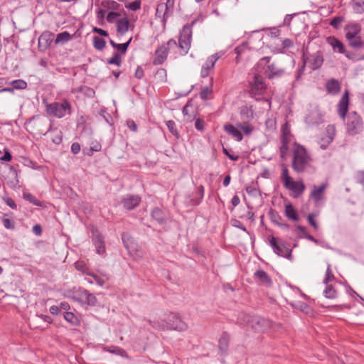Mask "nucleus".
<instances>
[{
	"mask_svg": "<svg viewBox=\"0 0 364 364\" xmlns=\"http://www.w3.org/2000/svg\"><path fill=\"white\" fill-rule=\"evenodd\" d=\"M237 323L240 326H247L256 333H264L272 326V321L259 316L240 313Z\"/></svg>",
	"mask_w": 364,
	"mask_h": 364,
	"instance_id": "f257e3e1",
	"label": "nucleus"
},
{
	"mask_svg": "<svg viewBox=\"0 0 364 364\" xmlns=\"http://www.w3.org/2000/svg\"><path fill=\"white\" fill-rule=\"evenodd\" d=\"M150 325L154 328L170 329L178 331H183L188 328L187 324L176 314L171 313L168 316V321H161V323L148 321Z\"/></svg>",
	"mask_w": 364,
	"mask_h": 364,
	"instance_id": "f03ea898",
	"label": "nucleus"
},
{
	"mask_svg": "<svg viewBox=\"0 0 364 364\" xmlns=\"http://www.w3.org/2000/svg\"><path fill=\"white\" fill-rule=\"evenodd\" d=\"M310 156L307 154L306 149L301 145H297L294 151L292 168L296 173L303 172L309 164Z\"/></svg>",
	"mask_w": 364,
	"mask_h": 364,
	"instance_id": "7ed1b4c3",
	"label": "nucleus"
},
{
	"mask_svg": "<svg viewBox=\"0 0 364 364\" xmlns=\"http://www.w3.org/2000/svg\"><path fill=\"white\" fill-rule=\"evenodd\" d=\"M302 60L303 64L301 68L298 70L296 76L297 79L304 73L306 65L311 69V70H316L320 68L323 63V57L322 53L320 50L313 54H309L307 51H304Z\"/></svg>",
	"mask_w": 364,
	"mask_h": 364,
	"instance_id": "20e7f679",
	"label": "nucleus"
},
{
	"mask_svg": "<svg viewBox=\"0 0 364 364\" xmlns=\"http://www.w3.org/2000/svg\"><path fill=\"white\" fill-rule=\"evenodd\" d=\"M197 21V18L193 20L191 23L184 25L182 30L180 31L178 47L180 48V53L181 55H186L191 48L193 33L192 28Z\"/></svg>",
	"mask_w": 364,
	"mask_h": 364,
	"instance_id": "39448f33",
	"label": "nucleus"
},
{
	"mask_svg": "<svg viewBox=\"0 0 364 364\" xmlns=\"http://www.w3.org/2000/svg\"><path fill=\"white\" fill-rule=\"evenodd\" d=\"M46 111L50 116L63 118L66 114H72V105L68 100L64 99L61 102H55L46 104Z\"/></svg>",
	"mask_w": 364,
	"mask_h": 364,
	"instance_id": "423d86ee",
	"label": "nucleus"
},
{
	"mask_svg": "<svg viewBox=\"0 0 364 364\" xmlns=\"http://www.w3.org/2000/svg\"><path fill=\"white\" fill-rule=\"evenodd\" d=\"M176 46L177 43L173 38L170 39L166 43H164L161 46H159L154 52V58L152 62L153 65H162L167 59L169 50Z\"/></svg>",
	"mask_w": 364,
	"mask_h": 364,
	"instance_id": "0eeeda50",
	"label": "nucleus"
},
{
	"mask_svg": "<svg viewBox=\"0 0 364 364\" xmlns=\"http://www.w3.org/2000/svg\"><path fill=\"white\" fill-rule=\"evenodd\" d=\"M346 127L348 133L353 136L360 134L363 130L362 118L356 112H352L348 114Z\"/></svg>",
	"mask_w": 364,
	"mask_h": 364,
	"instance_id": "6e6552de",
	"label": "nucleus"
},
{
	"mask_svg": "<svg viewBox=\"0 0 364 364\" xmlns=\"http://www.w3.org/2000/svg\"><path fill=\"white\" fill-rule=\"evenodd\" d=\"M268 240L269 245L275 254L279 257H283L289 259H291V249L286 247L284 243L279 242L278 239L274 236H269Z\"/></svg>",
	"mask_w": 364,
	"mask_h": 364,
	"instance_id": "1a4fd4ad",
	"label": "nucleus"
},
{
	"mask_svg": "<svg viewBox=\"0 0 364 364\" xmlns=\"http://www.w3.org/2000/svg\"><path fill=\"white\" fill-rule=\"evenodd\" d=\"M74 299L81 304L94 306L97 304L96 296L89 291L80 288L75 292Z\"/></svg>",
	"mask_w": 364,
	"mask_h": 364,
	"instance_id": "9d476101",
	"label": "nucleus"
},
{
	"mask_svg": "<svg viewBox=\"0 0 364 364\" xmlns=\"http://www.w3.org/2000/svg\"><path fill=\"white\" fill-rule=\"evenodd\" d=\"M173 9L166 3H159L156 6V17L161 18V21L165 25L168 18L173 14Z\"/></svg>",
	"mask_w": 364,
	"mask_h": 364,
	"instance_id": "9b49d317",
	"label": "nucleus"
},
{
	"mask_svg": "<svg viewBox=\"0 0 364 364\" xmlns=\"http://www.w3.org/2000/svg\"><path fill=\"white\" fill-rule=\"evenodd\" d=\"M91 232L92 240L96 248L97 253L99 255L104 254L105 252V245L103 236L97 228L92 227Z\"/></svg>",
	"mask_w": 364,
	"mask_h": 364,
	"instance_id": "f8f14e48",
	"label": "nucleus"
},
{
	"mask_svg": "<svg viewBox=\"0 0 364 364\" xmlns=\"http://www.w3.org/2000/svg\"><path fill=\"white\" fill-rule=\"evenodd\" d=\"M336 135V128L333 124H328L326 128V136L321 137L318 141L320 148L325 150L328 145L333 141Z\"/></svg>",
	"mask_w": 364,
	"mask_h": 364,
	"instance_id": "ddd939ff",
	"label": "nucleus"
},
{
	"mask_svg": "<svg viewBox=\"0 0 364 364\" xmlns=\"http://www.w3.org/2000/svg\"><path fill=\"white\" fill-rule=\"evenodd\" d=\"M54 36V33L49 31H46L43 32L38 38L39 49L41 50H47L50 46L53 41Z\"/></svg>",
	"mask_w": 364,
	"mask_h": 364,
	"instance_id": "4468645a",
	"label": "nucleus"
},
{
	"mask_svg": "<svg viewBox=\"0 0 364 364\" xmlns=\"http://www.w3.org/2000/svg\"><path fill=\"white\" fill-rule=\"evenodd\" d=\"M266 88L263 77L259 75H255L253 81L250 82V90L252 93L261 95Z\"/></svg>",
	"mask_w": 364,
	"mask_h": 364,
	"instance_id": "2eb2a0df",
	"label": "nucleus"
},
{
	"mask_svg": "<svg viewBox=\"0 0 364 364\" xmlns=\"http://www.w3.org/2000/svg\"><path fill=\"white\" fill-rule=\"evenodd\" d=\"M284 186L293 192V197L295 198L301 196L306 188L304 183L301 181H294L292 180Z\"/></svg>",
	"mask_w": 364,
	"mask_h": 364,
	"instance_id": "dca6fc26",
	"label": "nucleus"
},
{
	"mask_svg": "<svg viewBox=\"0 0 364 364\" xmlns=\"http://www.w3.org/2000/svg\"><path fill=\"white\" fill-rule=\"evenodd\" d=\"M220 58V55L218 53H215L207 58L201 68L200 76L202 77H206L208 75L210 70L214 68L216 61Z\"/></svg>",
	"mask_w": 364,
	"mask_h": 364,
	"instance_id": "f3484780",
	"label": "nucleus"
},
{
	"mask_svg": "<svg viewBox=\"0 0 364 364\" xmlns=\"http://www.w3.org/2000/svg\"><path fill=\"white\" fill-rule=\"evenodd\" d=\"M141 202V198L137 195H127L123 198L122 204L124 209L132 210L136 208Z\"/></svg>",
	"mask_w": 364,
	"mask_h": 364,
	"instance_id": "a211bd4d",
	"label": "nucleus"
},
{
	"mask_svg": "<svg viewBox=\"0 0 364 364\" xmlns=\"http://www.w3.org/2000/svg\"><path fill=\"white\" fill-rule=\"evenodd\" d=\"M264 73L269 79H274L282 77L285 73V70L277 66L276 64L271 63L267 66Z\"/></svg>",
	"mask_w": 364,
	"mask_h": 364,
	"instance_id": "6ab92c4d",
	"label": "nucleus"
},
{
	"mask_svg": "<svg viewBox=\"0 0 364 364\" xmlns=\"http://www.w3.org/2000/svg\"><path fill=\"white\" fill-rule=\"evenodd\" d=\"M348 105H349V93L348 91L346 90L342 95L338 105V112L339 116L343 119L347 114L348 110Z\"/></svg>",
	"mask_w": 364,
	"mask_h": 364,
	"instance_id": "aec40b11",
	"label": "nucleus"
},
{
	"mask_svg": "<svg viewBox=\"0 0 364 364\" xmlns=\"http://www.w3.org/2000/svg\"><path fill=\"white\" fill-rule=\"evenodd\" d=\"M346 32V38L347 40L360 36L361 26L359 23H351L346 25L344 28Z\"/></svg>",
	"mask_w": 364,
	"mask_h": 364,
	"instance_id": "412c9836",
	"label": "nucleus"
},
{
	"mask_svg": "<svg viewBox=\"0 0 364 364\" xmlns=\"http://www.w3.org/2000/svg\"><path fill=\"white\" fill-rule=\"evenodd\" d=\"M305 122L311 127L318 125L323 123L322 115L317 111H312L305 117Z\"/></svg>",
	"mask_w": 364,
	"mask_h": 364,
	"instance_id": "4be33fe9",
	"label": "nucleus"
},
{
	"mask_svg": "<svg viewBox=\"0 0 364 364\" xmlns=\"http://www.w3.org/2000/svg\"><path fill=\"white\" fill-rule=\"evenodd\" d=\"M230 336L227 332H223L218 341V349L220 355H225L228 350Z\"/></svg>",
	"mask_w": 364,
	"mask_h": 364,
	"instance_id": "5701e85b",
	"label": "nucleus"
},
{
	"mask_svg": "<svg viewBox=\"0 0 364 364\" xmlns=\"http://www.w3.org/2000/svg\"><path fill=\"white\" fill-rule=\"evenodd\" d=\"M328 43L332 46L334 51L339 53L345 54L347 58H349V55L346 53V49L343 43L336 37H329L328 38Z\"/></svg>",
	"mask_w": 364,
	"mask_h": 364,
	"instance_id": "b1692460",
	"label": "nucleus"
},
{
	"mask_svg": "<svg viewBox=\"0 0 364 364\" xmlns=\"http://www.w3.org/2000/svg\"><path fill=\"white\" fill-rule=\"evenodd\" d=\"M254 278L262 284L270 287L272 284L271 277L262 269H259L254 273Z\"/></svg>",
	"mask_w": 364,
	"mask_h": 364,
	"instance_id": "393cba45",
	"label": "nucleus"
},
{
	"mask_svg": "<svg viewBox=\"0 0 364 364\" xmlns=\"http://www.w3.org/2000/svg\"><path fill=\"white\" fill-rule=\"evenodd\" d=\"M326 90L329 94L337 95L341 91L340 82L334 78L328 80L326 83Z\"/></svg>",
	"mask_w": 364,
	"mask_h": 364,
	"instance_id": "a878e982",
	"label": "nucleus"
},
{
	"mask_svg": "<svg viewBox=\"0 0 364 364\" xmlns=\"http://www.w3.org/2000/svg\"><path fill=\"white\" fill-rule=\"evenodd\" d=\"M326 187V183H323L318 187L314 186L313 189L310 193V198H311L316 203H318L322 199V194Z\"/></svg>",
	"mask_w": 364,
	"mask_h": 364,
	"instance_id": "bb28decb",
	"label": "nucleus"
},
{
	"mask_svg": "<svg viewBox=\"0 0 364 364\" xmlns=\"http://www.w3.org/2000/svg\"><path fill=\"white\" fill-rule=\"evenodd\" d=\"M151 215L160 225H163L166 222L167 218L165 212L158 207L154 208L151 210Z\"/></svg>",
	"mask_w": 364,
	"mask_h": 364,
	"instance_id": "cd10ccee",
	"label": "nucleus"
},
{
	"mask_svg": "<svg viewBox=\"0 0 364 364\" xmlns=\"http://www.w3.org/2000/svg\"><path fill=\"white\" fill-rule=\"evenodd\" d=\"M224 129L229 134L232 135L237 141H241L243 135L240 130L235 127L232 124H227L224 126Z\"/></svg>",
	"mask_w": 364,
	"mask_h": 364,
	"instance_id": "c85d7f7f",
	"label": "nucleus"
},
{
	"mask_svg": "<svg viewBox=\"0 0 364 364\" xmlns=\"http://www.w3.org/2000/svg\"><path fill=\"white\" fill-rule=\"evenodd\" d=\"M129 21L127 17L119 19L117 21V31L120 36L125 34L129 28Z\"/></svg>",
	"mask_w": 364,
	"mask_h": 364,
	"instance_id": "c756f323",
	"label": "nucleus"
},
{
	"mask_svg": "<svg viewBox=\"0 0 364 364\" xmlns=\"http://www.w3.org/2000/svg\"><path fill=\"white\" fill-rule=\"evenodd\" d=\"M285 215L293 221H297L299 219L298 213L291 203L285 205Z\"/></svg>",
	"mask_w": 364,
	"mask_h": 364,
	"instance_id": "7c9ffc66",
	"label": "nucleus"
},
{
	"mask_svg": "<svg viewBox=\"0 0 364 364\" xmlns=\"http://www.w3.org/2000/svg\"><path fill=\"white\" fill-rule=\"evenodd\" d=\"M282 146L279 148L280 151V156L282 159H284L287 156V151L289 150V138H288L287 136H285V131H283V134L282 136Z\"/></svg>",
	"mask_w": 364,
	"mask_h": 364,
	"instance_id": "2f4dec72",
	"label": "nucleus"
},
{
	"mask_svg": "<svg viewBox=\"0 0 364 364\" xmlns=\"http://www.w3.org/2000/svg\"><path fill=\"white\" fill-rule=\"evenodd\" d=\"M63 318L72 326H79L80 325V321L79 318L71 311H65L63 313Z\"/></svg>",
	"mask_w": 364,
	"mask_h": 364,
	"instance_id": "473e14b6",
	"label": "nucleus"
},
{
	"mask_svg": "<svg viewBox=\"0 0 364 364\" xmlns=\"http://www.w3.org/2000/svg\"><path fill=\"white\" fill-rule=\"evenodd\" d=\"M53 132V136L51 137L52 142L57 145L60 144L63 140L62 132L57 129L53 130L51 124H50L49 128L46 134H47L48 132Z\"/></svg>",
	"mask_w": 364,
	"mask_h": 364,
	"instance_id": "72a5a7b5",
	"label": "nucleus"
},
{
	"mask_svg": "<svg viewBox=\"0 0 364 364\" xmlns=\"http://www.w3.org/2000/svg\"><path fill=\"white\" fill-rule=\"evenodd\" d=\"M101 5L107 10L117 11L120 5L114 0H102Z\"/></svg>",
	"mask_w": 364,
	"mask_h": 364,
	"instance_id": "f704fd0d",
	"label": "nucleus"
},
{
	"mask_svg": "<svg viewBox=\"0 0 364 364\" xmlns=\"http://www.w3.org/2000/svg\"><path fill=\"white\" fill-rule=\"evenodd\" d=\"M72 38L71 35L68 31H63L57 34L55 38V44L65 43L70 41Z\"/></svg>",
	"mask_w": 364,
	"mask_h": 364,
	"instance_id": "c9c22d12",
	"label": "nucleus"
},
{
	"mask_svg": "<svg viewBox=\"0 0 364 364\" xmlns=\"http://www.w3.org/2000/svg\"><path fill=\"white\" fill-rule=\"evenodd\" d=\"M8 84L13 86L15 90H26L28 87L27 82L22 79L14 80L9 82H8Z\"/></svg>",
	"mask_w": 364,
	"mask_h": 364,
	"instance_id": "e433bc0d",
	"label": "nucleus"
},
{
	"mask_svg": "<svg viewBox=\"0 0 364 364\" xmlns=\"http://www.w3.org/2000/svg\"><path fill=\"white\" fill-rule=\"evenodd\" d=\"M269 215L273 223L277 225H280V223L282 221V218L276 210L270 208Z\"/></svg>",
	"mask_w": 364,
	"mask_h": 364,
	"instance_id": "4c0bfd02",
	"label": "nucleus"
},
{
	"mask_svg": "<svg viewBox=\"0 0 364 364\" xmlns=\"http://www.w3.org/2000/svg\"><path fill=\"white\" fill-rule=\"evenodd\" d=\"M23 198L34 205L38 207L43 206L42 202L38 200L33 194L30 193H23Z\"/></svg>",
	"mask_w": 364,
	"mask_h": 364,
	"instance_id": "58836bf2",
	"label": "nucleus"
},
{
	"mask_svg": "<svg viewBox=\"0 0 364 364\" xmlns=\"http://www.w3.org/2000/svg\"><path fill=\"white\" fill-rule=\"evenodd\" d=\"M204 196V187L203 186H200L197 188V191L196 193V196L193 199V205H199L202 201Z\"/></svg>",
	"mask_w": 364,
	"mask_h": 364,
	"instance_id": "ea45409f",
	"label": "nucleus"
},
{
	"mask_svg": "<svg viewBox=\"0 0 364 364\" xmlns=\"http://www.w3.org/2000/svg\"><path fill=\"white\" fill-rule=\"evenodd\" d=\"M324 296L328 299H335L337 293L335 288L331 284H326V287L323 291Z\"/></svg>",
	"mask_w": 364,
	"mask_h": 364,
	"instance_id": "a19ab883",
	"label": "nucleus"
},
{
	"mask_svg": "<svg viewBox=\"0 0 364 364\" xmlns=\"http://www.w3.org/2000/svg\"><path fill=\"white\" fill-rule=\"evenodd\" d=\"M105 45L106 42L103 38L99 36L93 37V46L95 49L98 50H102L105 48Z\"/></svg>",
	"mask_w": 364,
	"mask_h": 364,
	"instance_id": "79ce46f5",
	"label": "nucleus"
},
{
	"mask_svg": "<svg viewBox=\"0 0 364 364\" xmlns=\"http://www.w3.org/2000/svg\"><path fill=\"white\" fill-rule=\"evenodd\" d=\"M350 47L358 49L363 46L364 42L361 40L360 36H357L354 38L347 40Z\"/></svg>",
	"mask_w": 364,
	"mask_h": 364,
	"instance_id": "37998d69",
	"label": "nucleus"
},
{
	"mask_svg": "<svg viewBox=\"0 0 364 364\" xmlns=\"http://www.w3.org/2000/svg\"><path fill=\"white\" fill-rule=\"evenodd\" d=\"M108 351L112 353L119 355L122 358H128L127 351L118 346H110L109 347Z\"/></svg>",
	"mask_w": 364,
	"mask_h": 364,
	"instance_id": "c03bdc74",
	"label": "nucleus"
},
{
	"mask_svg": "<svg viewBox=\"0 0 364 364\" xmlns=\"http://www.w3.org/2000/svg\"><path fill=\"white\" fill-rule=\"evenodd\" d=\"M281 178L284 186L293 180L291 177L289 176V170L284 164L282 165Z\"/></svg>",
	"mask_w": 364,
	"mask_h": 364,
	"instance_id": "a18cd8bd",
	"label": "nucleus"
},
{
	"mask_svg": "<svg viewBox=\"0 0 364 364\" xmlns=\"http://www.w3.org/2000/svg\"><path fill=\"white\" fill-rule=\"evenodd\" d=\"M108 64H113L120 66L122 64V58L118 52H114L112 58L107 59Z\"/></svg>",
	"mask_w": 364,
	"mask_h": 364,
	"instance_id": "49530a36",
	"label": "nucleus"
},
{
	"mask_svg": "<svg viewBox=\"0 0 364 364\" xmlns=\"http://www.w3.org/2000/svg\"><path fill=\"white\" fill-rule=\"evenodd\" d=\"M166 126L169 130V132L175 136L177 139L179 138V134L176 128V124L174 121L168 120L166 122Z\"/></svg>",
	"mask_w": 364,
	"mask_h": 364,
	"instance_id": "de8ad7c7",
	"label": "nucleus"
},
{
	"mask_svg": "<svg viewBox=\"0 0 364 364\" xmlns=\"http://www.w3.org/2000/svg\"><path fill=\"white\" fill-rule=\"evenodd\" d=\"M155 77L159 82H166L167 79L166 70L164 68H159L155 73Z\"/></svg>",
	"mask_w": 364,
	"mask_h": 364,
	"instance_id": "09e8293b",
	"label": "nucleus"
},
{
	"mask_svg": "<svg viewBox=\"0 0 364 364\" xmlns=\"http://www.w3.org/2000/svg\"><path fill=\"white\" fill-rule=\"evenodd\" d=\"M343 21H344L343 16H335L331 20L329 25L336 29H338L341 26V23Z\"/></svg>",
	"mask_w": 364,
	"mask_h": 364,
	"instance_id": "8fccbe9b",
	"label": "nucleus"
},
{
	"mask_svg": "<svg viewBox=\"0 0 364 364\" xmlns=\"http://www.w3.org/2000/svg\"><path fill=\"white\" fill-rule=\"evenodd\" d=\"M212 85L205 86L201 88V91L200 92V97L203 100H206L208 98V95L212 93Z\"/></svg>",
	"mask_w": 364,
	"mask_h": 364,
	"instance_id": "3c124183",
	"label": "nucleus"
},
{
	"mask_svg": "<svg viewBox=\"0 0 364 364\" xmlns=\"http://www.w3.org/2000/svg\"><path fill=\"white\" fill-rule=\"evenodd\" d=\"M132 40V38H130L129 41H127L126 43H118L117 47L115 48L117 49V51L119 53H121L122 54H125L127 53V48L129 46L131 41Z\"/></svg>",
	"mask_w": 364,
	"mask_h": 364,
	"instance_id": "603ef678",
	"label": "nucleus"
},
{
	"mask_svg": "<svg viewBox=\"0 0 364 364\" xmlns=\"http://www.w3.org/2000/svg\"><path fill=\"white\" fill-rule=\"evenodd\" d=\"M141 0H135L125 5V7L131 11H136L141 9Z\"/></svg>",
	"mask_w": 364,
	"mask_h": 364,
	"instance_id": "864d4df0",
	"label": "nucleus"
},
{
	"mask_svg": "<svg viewBox=\"0 0 364 364\" xmlns=\"http://www.w3.org/2000/svg\"><path fill=\"white\" fill-rule=\"evenodd\" d=\"M334 279H335V277L333 274V272L331 271V264H328L325 278L323 280V284H328L330 282H331Z\"/></svg>",
	"mask_w": 364,
	"mask_h": 364,
	"instance_id": "5fc2aeb1",
	"label": "nucleus"
},
{
	"mask_svg": "<svg viewBox=\"0 0 364 364\" xmlns=\"http://www.w3.org/2000/svg\"><path fill=\"white\" fill-rule=\"evenodd\" d=\"M9 169H10L11 173H12V174L14 175V177L15 179L14 181L11 182V186L14 188H16L17 186H18V183H19L18 178V171L13 166H10Z\"/></svg>",
	"mask_w": 364,
	"mask_h": 364,
	"instance_id": "6e6d98bb",
	"label": "nucleus"
},
{
	"mask_svg": "<svg viewBox=\"0 0 364 364\" xmlns=\"http://www.w3.org/2000/svg\"><path fill=\"white\" fill-rule=\"evenodd\" d=\"M355 179L356 183L360 184L364 188V170L357 171Z\"/></svg>",
	"mask_w": 364,
	"mask_h": 364,
	"instance_id": "4d7b16f0",
	"label": "nucleus"
},
{
	"mask_svg": "<svg viewBox=\"0 0 364 364\" xmlns=\"http://www.w3.org/2000/svg\"><path fill=\"white\" fill-rule=\"evenodd\" d=\"M231 225L235 228L242 230V231L247 232V234L249 233L247 228L243 225V224L237 219H232Z\"/></svg>",
	"mask_w": 364,
	"mask_h": 364,
	"instance_id": "13d9d810",
	"label": "nucleus"
},
{
	"mask_svg": "<svg viewBox=\"0 0 364 364\" xmlns=\"http://www.w3.org/2000/svg\"><path fill=\"white\" fill-rule=\"evenodd\" d=\"M355 6V9L357 10L358 12H363L364 11V0H353Z\"/></svg>",
	"mask_w": 364,
	"mask_h": 364,
	"instance_id": "bf43d9fd",
	"label": "nucleus"
},
{
	"mask_svg": "<svg viewBox=\"0 0 364 364\" xmlns=\"http://www.w3.org/2000/svg\"><path fill=\"white\" fill-rule=\"evenodd\" d=\"M4 226L6 229L14 230L15 228V223L9 218H4L2 220Z\"/></svg>",
	"mask_w": 364,
	"mask_h": 364,
	"instance_id": "052dcab7",
	"label": "nucleus"
},
{
	"mask_svg": "<svg viewBox=\"0 0 364 364\" xmlns=\"http://www.w3.org/2000/svg\"><path fill=\"white\" fill-rule=\"evenodd\" d=\"M12 159V155L10 151L5 148L4 150V155L0 158V161H10Z\"/></svg>",
	"mask_w": 364,
	"mask_h": 364,
	"instance_id": "680f3d73",
	"label": "nucleus"
},
{
	"mask_svg": "<svg viewBox=\"0 0 364 364\" xmlns=\"http://www.w3.org/2000/svg\"><path fill=\"white\" fill-rule=\"evenodd\" d=\"M239 127H240V129L242 130L245 135L250 134L254 129V127L250 124H240Z\"/></svg>",
	"mask_w": 364,
	"mask_h": 364,
	"instance_id": "e2e57ef3",
	"label": "nucleus"
},
{
	"mask_svg": "<svg viewBox=\"0 0 364 364\" xmlns=\"http://www.w3.org/2000/svg\"><path fill=\"white\" fill-rule=\"evenodd\" d=\"M120 16V14L114 11L109 12L107 16V21L109 23H113L114 19Z\"/></svg>",
	"mask_w": 364,
	"mask_h": 364,
	"instance_id": "0e129e2a",
	"label": "nucleus"
},
{
	"mask_svg": "<svg viewBox=\"0 0 364 364\" xmlns=\"http://www.w3.org/2000/svg\"><path fill=\"white\" fill-rule=\"evenodd\" d=\"M307 220L309 223L314 228V230L318 229V225L314 219V214H309L307 216Z\"/></svg>",
	"mask_w": 364,
	"mask_h": 364,
	"instance_id": "69168bd1",
	"label": "nucleus"
},
{
	"mask_svg": "<svg viewBox=\"0 0 364 364\" xmlns=\"http://www.w3.org/2000/svg\"><path fill=\"white\" fill-rule=\"evenodd\" d=\"M90 148L94 152H97V151H101L102 145H101V144L99 141H93L91 142Z\"/></svg>",
	"mask_w": 364,
	"mask_h": 364,
	"instance_id": "338daca9",
	"label": "nucleus"
},
{
	"mask_svg": "<svg viewBox=\"0 0 364 364\" xmlns=\"http://www.w3.org/2000/svg\"><path fill=\"white\" fill-rule=\"evenodd\" d=\"M265 126L269 130H274L276 129V122L272 119H267L265 121Z\"/></svg>",
	"mask_w": 364,
	"mask_h": 364,
	"instance_id": "774afa93",
	"label": "nucleus"
}]
</instances>
